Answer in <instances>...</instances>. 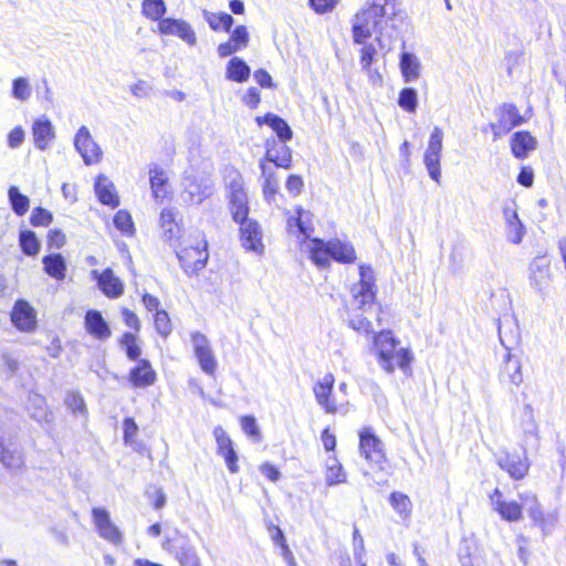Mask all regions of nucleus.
Segmentation results:
<instances>
[{
	"mask_svg": "<svg viewBox=\"0 0 566 566\" xmlns=\"http://www.w3.org/2000/svg\"><path fill=\"white\" fill-rule=\"evenodd\" d=\"M399 344L400 340L394 336L391 331L385 329L374 335L373 345L378 364L387 374H394L396 365L406 371L413 359L409 348H397Z\"/></svg>",
	"mask_w": 566,
	"mask_h": 566,
	"instance_id": "1",
	"label": "nucleus"
},
{
	"mask_svg": "<svg viewBox=\"0 0 566 566\" xmlns=\"http://www.w3.org/2000/svg\"><path fill=\"white\" fill-rule=\"evenodd\" d=\"M310 256L319 268L329 265V259L339 263H353L356 259L354 247L339 239L324 241L322 239H312L310 243Z\"/></svg>",
	"mask_w": 566,
	"mask_h": 566,
	"instance_id": "2",
	"label": "nucleus"
},
{
	"mask_svg": "<svg viewBox=\"0 0 566 566\" xmlns=\"http://www.w3.org/2000/svg\"><path fill=\"white\" fill-rule=\"evenodd\" d=\"M388 15L379 6H368L358 11L353 19V40L357 44H365L375 31L384 34Z\"/></svg>",
	"mask_w": 566,
	"mask_h": 566,
	"instance_id": "3",
	"label": "nucleus"
},
{
	"mask_svg": "<svg viewBox=\"0 0 566 566\" xmlns=\"http://www.w3.org/2000/svg\"><path fill=\"white\" fill-rule=\"evenodd\" d=\"M353 306L356 310L368 312L374 307L377 294L374 271L369 265L359 266V281L350 289Z\"/></svg>",
	"mask_w": 566,
	"mask_h": 566,
	"instance_id": "4",
	"label": "nucleus"
},
{
	"mask_svg": "<svg viewBox=\"0 0 566 566\" xmlns=\"http://www.w3.org/2000/svg\"><path fill=\"white\" fill-rule=\"evenodd\" d=\"M226 182L231 217L234 222L242 221L249 217L250 212L248 195L243 186L242 176L238 171H232L227 176Z\"/></svg>",
	"mask_w": 566,
	"mask_h": 566,
	"instance_id": "5",
	"label": "nucleus"
},
{
	"mask_svg": "<svg viewBox=\"0 0 566 566\" xmlns=\"http://www.w3.org/2000/svg\"><path fill=\"white\" fill-rule=\"evenodd\" d=\"M163 548L172 554L180 566H201L200 557L190 538L179 531L166 536Z\"/></svg>",
	"mask_w": 566,
	"mask_h": 566,
	"instance_id": "6",
	"label": "nucleus"
},
{
	"mask_svg": "<svg viewBox=\"0 0 566 566\" xmlns=\"http://www.w3.org/2000/svg\"><path fill=\"white\" fill-rule=\"evenodd\" d=\"M517 496L521 501L520 504L522 505V510H526L528 516L533 523L541 528L543 535H549L557 523V514H545L542 510L537 495L531 491L521 492Z\"/></svg>",
	"mask_w": 566,
	"mask_h": 566,
	"instance_id": "7",
	"label": "nucleus"
},
{
	"mask_svg": "<svg viewBox=\"0 0 566 566\" xmlns=\"http://www.w3.org/2000/svg\"><path fill=\"white\" fill-rule=\"evenodd\" d=\"M181 199L187 205L199 206L207 198L211 197L214 190L213 182L209 177L188 175L182 180Z\"/></svg>",
	"mask_w": 566,
	"mask_h": 566,
	"instance_id": "8",
	"label": "nucleus"
},
{
	"mask_svg": "<svg viewBox=\"0 0 566 566\" xmlns=\"http://www.w3.org/2000/svg\"><path fill=\"white\" fill-rule=\"evenodd\" d=\"M443 132L439 127H434L428 143V147L423 155V163L428 174L432 180L440 184L441 170L440 160L442 151Z\"/></svg>",
	"mask_w": 566,
	"mask_h": 566,
	"instance_id": "9",
	"label": "nucleus"
},
{
	"mask_svg": "<svg viewBox=\"0 0 566 566\" xmlns=\"http://www.w3.org/2000/svg\"><path fill=\"white\" fill-rule=\"evenodd\" d=\"M496 122L491 123L490 127L494 138H500L510 133L513 128L522 125L525 118L520 114L514 104L505 103L496 111Z\"/></svg>",
	"mask_w": 566,
	"mask_h": 566,
	"instance_id": "10",
	"label": "nucleus"
},
{
	"mask_svg": "<svg viewBox=\"0 0 566 566\" xmlns=\"http://www.w3.org/2000/svg\"><path fill=\"white\" fill-rule=\"evenodd\" d=\"M526 452L527 449L520 455L504 450L496 454V464L513 480H522L527 475L531 465Z\"/></svg>",
	"mask_w": 566,
	"mask_h": 566,
	"instance_id": "11",
	"label": "nucleus"
},
{
	"mask_svg": "<svg viewBox=\"0 0 566 566\" xmlns=\"http://www.w3.org/2000/svg\"><path fill=\"white\" fill-rule=\"evenodd\" d=\"M235 223L240 224V240L242 247L256 254H263L264 244L261 224L249 217L242 221H235Z\"/></svg>",
	"mask_w": 566,
	"mask_h": 566,
	"instance_id": "12",
	"label": "nucleus"
},
{
	"mask_svg": "<svg viewBox=\"0 0 566 566\" xmlns=\"http://www.w3.org/2000/svg\"><path fill=\"white\" fill-rule=\"evenodd\" d=\"M518 427L522 431V450L534 448L537 449L539 446L538 424L534 417L533 407L530 403L523 406L520 417Z\"/></svg>",
	"mask_w": 566,
	"mask_h": 566,
	"instance_id": "13",
	"label": "nucleus"
},
{
	"mask_svg": "<svg viewBox=\"0 0 566 566\" xmlns=\"http://www.w3.org/2000/svg\"><path fill=\"white\" fill-rule=\"evenodd\" d=\"M191 343L201 370L209 376L214 375L218 364L207 336L195 332L191 334Z\"/></svg>",
	"mask_w": 566,
	"mask_h": 566,
	"instance_id": "14",
	"label": "nucleus"
},
{
	"mask_svg": "<svg viewBox=\"0 0 566 566\" xmlns=\"http://www.w3.org/2000/svg\"><path fill=\"white\" fill-rule=\"evenodd\" d=\"M93 523L98 535L113 545L123 543L122 531L112 522L109 512L103 507L92 510Z\"/></svg>",
	"mask_w": 566,
	"mask_h": 566,
	"instance_id": "15",
	"label": "nucleus"
},
{
	"mask_svg": "<svg viewBox=\"0 0 566 566\" xmlns=\"http://www.w3.org/2000/svg\"><path fill=\"white\" fill-rule=\"evenodd\" d=\"M208 256L207 243L202 248L199 245L188 247L177 251L180 266L187 275H193L201 271L207 264Z\"/></svg>",
	"mask_w": 566,
	"mask_h": 566,
	"instance_id": "16",
	"label": "nucleus"
},
{
	"mask_svg": "<svg viewBox=\"0 0 566 566\" xmlns=\"http://www.w3.org/2000/svg\"><path fill=\"white\" fill-rule=\"evenodd\" d=\"M74 147L86 165L96 164L102 158V149L93 139L86 126H81L76 132Z\"/></svg>",
	"mask_w": 566,
	"mask_h": 566,
	"instance_id": "17",
	"label": "nucleus"
},
{
	"mask_svg": "<svg viewBox=\"0 0 566 566\" xmlns=\"http://www.w3.org/2000/svg\"><path fill=\"white\" fill-rule=\"evenodd\" d=\"M0 463L9 471L17 472L24 468L25 459L22 448L10 437L0 433Z\"/></svg>",
	"mask_w": 566,
	"mask_h": 566,
	"instance_id": "18",
	"label": "nucleus"
},
{
	"mask_svg": "<svg viewBox=\"0 0 566 566\" xmlns=\"http://www.w3.org/2000/svg\"><path fill=\"white\" fill-rule=\"evenodd\" d=\"M552 281L549 260L545 255L536 256L530 264V282L533 289L545 295Z\"/></svg>",
	"mask_w": 566,
	"mask_h": 566,
	"instance_id": "19",
	"label": "nucleus"
},
{
	"mask_svg": "<svg viewBox=\"0 0 566 566\" xmlns=\"http://www.w3.org/2000/svg\"><path fill=\"white\" fill-rule=\"evenodd\" d=\"M158 30L165 35H176L185 41L188 45L197 44V36L191 25L180 19L165 18L158 23Z\"/></svg>",
	"mask_w": 566,
	"mask_h": 566,
	"instance_id": "20",
	"label": "nucleus"
},
{
	"mask_svg": "<svg viewBox=\"0 0 566 566\" xmlns=\"http://www.w3.org/2000/svg\"><path fill=\"white\" fill-rule=\"evenodd\" d=\"M359 440L361 455L371 462L381 463L385 459V453L380 439L369 428H365L359 432Z\"/></svg>",
	"mask_w": 566,
	"mask_h": 566,
	"instance_id": "21",
	"label": "nucleus"
},
{
	"mask_svg": "<svg viewBox=\"0 0 566 566\" xmlns=\"http://www.w3.org/2000/svg\"><path fill=\"white\" fill-rule=\"evenodd\" d=\"M266 153L265 161L273 163L279 168L290 169L292 167V150L285 145L274 138H269L265 142Z\"/></svg>",
	"mask_w": 566,
	"mask_h": 566,
	"instance_id": "22",
	"label": "nucleus"
},
{
	"mask_svg": "<svg viewBox=\"0 0 566 566\" xmlns=\"http://www.w3.org/2000/svg\"><path fill=\"white\" fill-rule=\"evenodd\" d=\"M91 275L96 280L98 287L106 296L116 298L124 293L122 281L114 275L111 269H106L102 273L92 270Z\"/></svg>",
	"mask_w": 566,
	"mask_h": 566,
	"instance_id": "23",
	"label": "nucleus"
},
{
	"mask_svg": "<svg viewBox=\"0 0 566 566\" xmlns=\"http://www.w3.org/2000/svg\"><path fill=\"white\" fill-rule=\"evenodd\" d=\"M86 332L96 339L106 340L111 337L112 331L97 310H88L84 317Z\"/></svg>",
	"mask_w": 566,
	"mask_h": 566,
	"instance_id": "24",
	"label": "nucleus"
},
{
	"mask_svg": "<svg viewBox=\"0 0 566 566\" xmlns=\"http://www.w3.org/2000/svg\"><path fill=\"white\" fill-rule=\"evenodd\" d=\"M11 321L20 331L30 332L36 325L35 312L28 302L18 301L12 310Z\"/></svg>",
	"mask_w": 566,
	"mask_h": 566,
	"instance_id": "25",
	"label": "nucleus"
},
{
	"mask_svg": "<svg viewBox=\"0 0 566 566\" xmlns=\"http://www.w3.org/2000/svg\"><path fill=\"white\" fill-rule=\"evenodd\" d=\"M334 386V376L327 374L322 380L317 381L313 388L317 403L325 409L328 413L336 412V405L331 399Z\"/></svg>",
	"mask_w": 566,
	"mask_h": 566,
	"instance_id": "26",
	"label": "nucleus"
},
{
	"mask_svg": "<svg viewBox=\"0 0 566 566\" xmlns=\"http://www.w3.org/2000/svg\"><path fill=\"white\" fill-rule=\"evenodd\" d=\"M32 136L35 147L40 150H45L49 144L55 138V132L51 120L44 116L35 119L32 125Z\"/></svg>",
	"mask_w": 566,
	"mask_h": 566,
	"instance_id": "27",
	"label": "nucleus"
},
{
	"mask_svg": "<svg viewBox=\"0 0 566 566\" xmlns=\"http://www.w3.org/2000/svg\"><path fill=\"white\" fill-rule=\"evenodd\" d=\"M537 147V140L526 130H520L511 137V150L514 157L524 159Z\"/></svg>",
	"mask_w": 566,
	"mask_h": 566,
	"instance_id": "28",
	"label": "nucleus"
},
{
	"mask_svg": "<svg viewBox=\"0 0 566 566\" xmlns=\"http://www.w3.org/2000/svg\"><path fill=\"white\" fill-rule=\"evenodd\" d=\"M129 381L137 388L151 386L156 381V373L151 368L149 360L140 359L138 364L130 369Z\"/></svg>",
	"mask_w": 566,
	"mask_h": 566,
	"instance_id": "29",
	"label": "nucleus"
},
{
	"mask_svg": "<svg viewBox=\"0 0 566 566\" xmlns=\"http://www.w3.org/2000/svg\"><path fill=\"white\" fill-rule=\"evenodd\" d=\"M94 188L101 203L111 206L113 208L119 205V200L115 191V186L106 176L99 175L96 178Z\"/></svg>",
	"mask_w": 566,
	"mask_h": 566,
	"instance_id": "30",
	"label": "nucleus"
},
{
	"mask_svg": "<svg viewBox=\"0 0 566 566\" xmlns=\"http://www.w3.org/2000/svg\"><path fill=\"white\" fill-rule=\"evenodd\" d=\"M256 122L259 125L265 124L270 126L275 132L280 143H286L293 137V132L289 124L277 115L269 113L262 117H256Z\"/></svg>",
	"mask_w": 566,
	"mask_h": 566,
	"instance_id": "31",
	"label": "nucleus"
},
{
	"mask_svg": "<svg viewBox=\"0 0 566 566\" xmlns=\"http://www.w3.org/2000/svg\"><path fill=\"white\" fill-rule=\"evenodd\" d=\"M149 179H150V188L151 193L156 200L160 199L163 200L167 193V184H168V177L166 171L159 167L158 165L154 164L149 168Z\"/></svg>",
	"mask_w": 566,
	"mask_h": 566,
	"instance_id": "32",
	"label": "nucleus"
},
{
	"mask_svg": "<svg viewBox=\"0 0 566 566\" xmlns=\"http://www.w3.org/2000/svg\"><path fill=\"white\" fill-rule=\"evenodd\" d=\"M27 411L29 416L36 422L48 421L49 412L45 398L38 394L30 391L27 400Z\"/></svg>",
	"mask_w": 566,
	"mask_h": 566,
	"instance_id": "33",
	"label": "nucleus"
},
{
	"mask_svg": "<svg viewBox=\"0 0 566 566\" xmlns=\"http://www.w3.org/2000/svg\"><path fill=\"white\" fill-rule=\"evenodd\" d=\"M502 379L503 381H509L515 387H518L523 382L521 360L513 357L510 352L505 355Z\"/></svg>",
	"mask_w": 566,
	"mask_h": 566,
	"instance_id": "34",
	"label": "nucleus"
},
{
	"mask_svg": "<svg viewBox=\"0 0 566 566\" xmlns=\"http://www.w3.org/2000/svg\"><path fill=\"white\" fill-rule=\"evenodd\" d=\"M263 181V196L268 202H272L279 191L280 182L275 171L268 167L263 159L259 163Z\"/></svg>",
	"mask_w": 566,
	"mask_h": 566,
	"instance_id": "35",
	"label": "nucleus"
},
{
	"mask_svg": "<svg viewBox=\"0 0 566 566\" xmlns=\"http://www.w3.org/2000/svg\"><path fill=\"white\" fill-rule=\"evenodd\" d=\"M250 74V66L241 57L234 56L227 64L226 76L230 81L243 83L249 80Z\"/></svg>",
	"mask_w": 566,
	"mask_h": 566,
	"instance_id": "36",
	"label": "nucleus"
},
{
	"mask_svg": "<svg viewBox=\"0 0 566 566\" xmlns=\"http://www.w3.org/2000/svg\"><path fill=\"white\" fill-rule=\"evenodd\" d=\"M494 511L506 522H518L523 517L522 505L516 501L495 500Z\"/></svg>",
	"mask_w": 566,
	"mask_h": 566,
	"instance_id": "37",
	"label": "nucleus"
},
{
	"mask_svg": "<svg viewBox=\"0 0 566 566\" xmlns=\"http://www.w3.org/2000/svg\"><path fill=\"white\" fill-rule=\"evenodd\" d=\"M44 271L56 280H63L65 277L66 264L64 258L56 253L50 254L42 260Z\"/></svg>",
	"mask_w": 566,
	"mask_h": 566,
	"instance_id": "38",
	"label": "nucleus"
},
{
	"mask_svg": "<svg viewBox=\"0 0 566 566\" xmlns=\"http://www.w3.org/2000/svg\"><path fill=\"white\" fill-rule=\"evenodd\" d=\"M202 15L213 31L224 30L229 32L234 22L232 15L227 12L213 13L208 10H203Z\"/></svg>",
	"mask_w": 566,
	"mask_h": 566,
	"instance_id": "39",
	"label": "nucleus"
},
{
	"mask_svg": "<svg viewBox=\"0 0 566 566\" xmlns=\"http://www.w3.org/2000/svg\"><path fill=\"white\" fill-rule=\"evenodd\" d=\"M400 69L406 82L418 78L420 63L418 57L409 52H403L400 56Z\"/></svg>",
	"mask_w": 566,
	"mask_h": 566,
	"instance_id": "40",
	"label": "nucleus"
},
{
	"mask_svg": "<svg viewBox=\"0 0 566 566\" xmlns=\"http://www.w3.org/2000/svg\"><path fill=\"white\" fill-rule=\"evenodd\" d=\"M389 503L401 518L407 520L410 517L412 503L407 494L394 491L389 496Z\"/></svg>",
	"mask_w": 566,
	"mask_h": 566,
	"instance_id": "41",
	"label": "nucleus"
},
{
	"mask_svg": "<svg viewBox=\"0 0 566 566\" xmlns=\"http://www.w3.org/2000/svg\"><path fill=\"white\" fill-rule=\"evenodd\" d=\"M8 197L12 210L18 216H23L29 210L30 200L27 196L20 192L18 187L11 186L8 190Z\"/></svg>",
	"mask_w": 566,
	"mask_h": 566,
	"instance_id": "42",
	"label": "nucleus"
},
{
	"mask_svg": "<svg viewBox=\"0 0 566 566\" xmlns=\"http://www.w3.org/2000/svg\"><path fill=\"white\" fill-rule=\"evenodd\" d=\"M143 14L154 21H160L166 13L164 0H144L142 4Z\"/></svg>",
	"mask_w": 566,
	"mask_h": 566,
	"instance_id": "43",
	"label": "nucleus"
},
{
	"mask_svg": "<svg viewBox=\"0 0 566 566\" xmlns=\"http://www.w3.org/2000/svg\"><path fill=\"white\" fill-rule=\"evenodd\" d=\"M120 347L125 350L129 360H136L142 354L139 345L136 343V336L129 332L123 334L119 340Z\"/></svg>",
	"mask_w": 566,
	"mask_h": 566,
	"instance_id": "44",
	"label": "nucleus"
},
{
	"mask_svg": "<svg viewBox=\"0 0 566 566\" xmlns=\"http://www.w3.org/2000/svg\"><path fill=\"white\" fill-rule=\"evenodd\" d=\"M20 245L27 255H35L40 250V242L32 231H22L20 233Z\"/></svg>",
	"mask_w": 566,
	"mask_h": 566,
	"instance_id": "45",
	"label": "nucleus"
},
{
	"mask_svg": "<svg viewBox=\"0 0 566 566\" xmlns=\"http://www.w3.org/2000/svg\"><path fill=\"white\" fill-rule=\"evenodd\" d=\"M398 104L407 112H415L418 105V94L415 88L406 87L399 94Z\"/></svg>",
	"mask_w": 566,
	"mask_h": 566,
	"instance_id": "46",
	"label": "nucleus"
},
{
	"mask_svg": "<svg viewBox=\"0 0 566 566\" xmlns=\"http://www.w3.org/2000/svg\"><path fill=\"white\" fill-rule=\"evenodd\" d=\"M176 214L174 209L171 208H165L160 213V223L161 227L165 230V234L168 239H171L175 237V228L177 227L175 221Z\"/></svg>",
	"mask_w": 566,
	"mask_h": 566,
	"instance_id": "47",
	"label": "nucleus"
},
{
	"mask_svg": "<svg viewBox=\"0 0 566 566\" xmlns=\"http://www.w3.org/2000/svg\"><path fill=\"white\" fill-rule=\"evenodd\" d=\"M31 95V87L25 77L14 78L12 82V96L19 101H27Z\"/></svg>",
	"mask_w": 566,
	"mask_h": 566,
	"instance_id": "48",
	"label": "nucleus"
},
{
	"mask_svg": "<svg viewBox=\"0 0 566 566\" xmlns=\"http://www.w3.org/2000/svg\"><path fill=\"white\" fill-rule=\"evenodd\" d=\"M348 324L354 331L358 333L369 335L374 332L371 322L360 314H350Z\"/></svg>",
	"mask_w": 566,
	"mask_h": 566,
	"instance_id": "49",
	"label": "nucleus"
},
{
	"mask_svg": "<svg viewBox=\"0 0 566 566\" xmlns=\"http://www.w3.org/2000/svg\"><path fill=\"white\" fill-rule=\"evenodd\" d=\"M65 405L73 413L84 415L86 412L84 398L77 391L67 394L65 398Z\"/></svg>",
	"mask_w": 566,
	"mask_h": 566,
	"instance_id": "50",
	"label": "nucleus"
},
{
	"mask_svg": "<svg viewBox=\"0 0 566 566\" xmlns=\"http://www.w3.org/2000/svg\"><path fill=\"white\" fill-rule=\"evenodd\" d=\"M115 227L123 233L128 234L133 232L134 224L130 214L125 210H119L114 217Z\"/></svg>",
	"mask_w": 566,
	"mask_h": 566,
	"instance_id": "51",
	"label": "nucleus"
},
{
	"mask_svg": "<svg viewBox=\"0 0 566 566\" xmlns=\"http://www.w3.org/2000/svg\"><path fill=\"white\" fill-rule=\"evenodd\" d=\"M241 428L243 432L254 441L261 440V432L254 417L243 416L241 418Z\"/></svg>",
	"mask_w": 566,
	"mask_h": 566,
	"instance_id": "52",
	"label": "nucleus"
},
{
	"mask_svg": "<svg viewBox=\"0 0 566 566\" xmlns=\"http://www.w3.org/2000/svg\"><path fill=\"white\" fill-rule=\"evenodd\" d=\"M155 327L163 337H167L171 333L170 318L166 311L160 310L156 312Z\"/></svg>",
	"mask_w": 566,
	"mask_h": 566,
	"instance_id": "53",
	"label": "nucleus"
},
{
	"mask_svg": "<svg viewBox=\"0 0 566 566\" xmlns=\"http://www.w3.org/2000/svg\"><path fill=\"white\" fill-rule=\"evenodd\" d=\"M213 437L217 442L218 454L226 451L227 449L233 448V442L231 438L228 436V433L221 426H217L213 429Z\"/></svg>",
	"mask_w": 566,
	"mask_h": 566,
	"instance_id": "54",
	"label": "nucleus"
},
{
	"mask_svg": "<svg viewBox=\"0 0 566 566\" xmlns=\"http://www.w3.org/2000/svg\"><path fill=\"white\" fill-rule=\"evenodd\" d=\"M345 476L346 475L343 471L342 465L338 463H335L333 465H328L326 475H325V481H326V484L331 486V485H335V484L344 482Z\"/></svg>",
	"mask_w": 566,
	"mask_h": 566,
	"instance_id": "55",
	"label": "nucleus"
},
{
	"mask_svg": "<svg viewBox=\"0 0 566 566\" xmlns=\"http://www.w3.org/2000/svg\"><path fill=\"white\" fill-rule=\"evenodd\" d=\"M2 363L6 367L8 377H13L20 369V359L12 353L3 352L1 355Z\"/></svg>",
	"mask_w": 566,
	"mask_h": 566,
	"instance_id": "56",
	"label": "nucleus"
},
{
	"mask_svg": "<svg viewBox=\"0 0 566 566\" xmlns=\"http://www.w3.org/2000/svg\"><path fill=\"white\" fill-rule=\"evenodd\" d=\"M52 221V214L44 208L38 207L32 211L30 222L34 227L49 226Z\"/></svg>",
	"mask_w": 566,
	"mask_h": 566,
	"instance_id": "57",
	"label": "nucleus"
},
{
	"mask_svg": "<svg viewBox=\"0 0 566 566\" xmlns=\"http://www.w3.org/2000/svg\"><path fill=\"white\" fill-rule=\"evenodd\" d=\"M354 544V556L359 566H366L364 562V539L357 528L354 530L353 534Z\"/></svg>",
	"mask_w": 566,
	"mask_h": 566,
	"instance_id": "58",
	"label": "nucleus"
},
{
	"mask_svg": "<svg viewBox=\"0 0 566 566\" xmlns=\"http://www.w3.org/2000/svg\"><path fill=\"white\" fill-rule=\"evenodd\" d=\"M230 40L239 48H245L250 40L248 29L244 25L235 27L230 35Z\"/></svg>",
	"mask_w": 566,
	"mask_h": 566,
	"instance_id": "59",
	"label": "nucleus"
},
{
	"mask_svg": "<svg viewBox=\"0 0 566 566\" xmlns=\"http://www.w3.org/2000/svg\"><path fill=\"white\" fill-rule=\"evenodd\" d=\"M507 240L514 244H518L524 237V226L522 222H515L506 229Z\"/></svg>",
	"mask_w": 566,
	"mask_h": 566,
	"instance_id": "60",
	"label": "nucleus"
},
{
	"mask_svg": "<svg viewBox=\"0 0 566 566\" xmlns=\"http://www.w3.org/2000/svg\"><path fill=\"white\" fill-rule=\"evenodd\" d=\"M369 6H379L385 10L388 20H394L398 14L397 0H373Z\"/></svg>",
	"mask_w": 566,
	"mask_h": 566,
	"instance_id": "61",
	"label": "nucleus"
},
{
	"mask_svg": "<svg viewBox=\"0 0 566 566\" xmlns=\"http://www.w3.org/2000/svg\"><path fill=\"white\" fill-rule=\"evenodd\" d=\"M285 187H286V190L292 195V196H298L302 191H303V188H304V184H303V179L301 176L298 175H291L289 176L287 180H286V184H285Z\"/></svg>",
	"mask_w": 566,
	"mask_h": 566,
	"instance_id": "62",
	"label": "nucleus"
},
{
	"mask_svg": "<svg viewBox=\"0 0 566 566\" xmlns=\"http://www.w3.org/2000/svg\"><path fill=\"white\" fill-rule=\"evenodd\" d=\"M219 455L224 459L227 468L231 473H237L239 471L238 454L234 448L227 449L226 451L219 453Z\"/></svg>",
	"mask_w": 566,
	"mask_h": 566,
	"instance_id": "63",
	"label": "nucleus"
},
{
	"mask_svg": "<svg viewBox=\"0 0 566 566\" xmlns=\"http://www.w3.org/2000/svg\"><path fill=\"white\" fill-rule=\"evenodd\" d=\"M124 441L130 443L137 434L138 427L133 418H125L123 422Z\"/></svg>",
	"mask_w": 566,
	"mask_h": 566,
	"instance_id": "64",
	"label": "nucleus"
}]
</instances>
